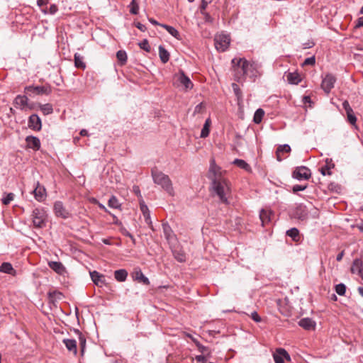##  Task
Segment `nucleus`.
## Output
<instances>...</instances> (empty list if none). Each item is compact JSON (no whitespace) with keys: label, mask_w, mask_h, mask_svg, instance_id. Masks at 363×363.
Segmentation results:
<instances>
[{"label":"nucleus","mask_w":363,"mask_h":363,"mask_svg":"<svg viewBox=\"0 0 363 363\" xmlns=\"http://www.w3.org/2000/svg\"><path fill=\"white\" fill-rule=\"evenodd\" d=\"M231 62L234 77L237 82H240L247 77L250 78L257 77V71L254 62L241 57H235Z\"/></svg>","instance_id":"f257e3e1"},{"label":"nucleus","mask_w":363,"mask_h":363,"mask_svg":"<svg viewBox=\"0 0 363 363\" xmlns=\"http://www.w3.org/2000/svg\"><path fill=\"white\" fill-rule=\"evenodd\" d=\"M211 193L217 196L221 203L228 204V199L231 196L229 182L225 178L211 182Z\"/></svg>","instance_id":"f03ea898"},{"label":"nucleus","mask_w":363,"mask_h":363,"mask_svg":"<svg viewBox=\"0 0 363 363\" xmlns=\"http://www.w3.org/2000/svg\"><path fill=\"white\" fill-rule=\"evenodd\" d=\"M151 174L155 184L160 186L169 195L174 196L172 182L168 175L157 169H152Z\"/></svg>","instance_id":"7ed1b4c3"},{"label":"nucleus","mask_w":363,"mask_h":363,"mask_svg":"<svg viewBox=\"0 0 363 363\" xmlns=\"http://www.w3.org/2000/svg\"><path fill=\"white\" fill-rule=\"evenodd\" d=\"M31 218L35 228H43L46 226L48 220L47 211L43 208H36L32 211Z\"/></svg>","instance_id":"20e7f679"},{"label":"nucleus","mask_w":363,"mask_h":363,"mask_svg":"<svg viewBox=\"0 0 363 363\" xmlns=\"http://www.w3.org/2000/svg\"><path fill=\"white\" fill-rule=\"evenodd\" d=\"M214 41L216 50L220 52H224L228 49L230 39L227 34L221 33L216 35Z\"/></svg>","instance_id":"39448f33"},{"label":"nucleus","mask_w":363,"mask_h":363,"mask_svg":"<svg viewBox=\"0 0 363 363\" xmlns=\"http://www.w3.org/2000/svg\"><path fill=\"white\" fill-rule=\"evenodd\" d=\"M208 177L211 182L224 178L222 175L220 168L216 165L214 159H212L210 162Z\"/></svg>","instance_id":"423d86ee"},{"label":"nucleus","mask_w":363,"mask_h":363,"mask_svg":"<svg viewBox=\"0 0 363 363\" xmlns=\"http://www.w3.org/2000/svg\"><path fill=\"white\" fill-rule=\"evenodd\" d=\"M311 170L304 166L298 167L293 172L294 178L298 180L308 179L311 177Z\"/></svg>","instance_id":"0eeeda50"},{"label":"nucleus","mask_w":363,"mask_h":363,"mask_svg":"<svg viewBox=\"0 0 363 363\" xmlns=\"http://www.w3.org/2000/svg\"><path fill=\"white\" fill-rule=\"evenodd\" d=\"M25 91L27 93H33L38 95H48L51 92V89L49 86H28L25 88Z\"/></svg>","instance_id":"6e6552de"},{"label":"nucleus","mask_w":363,"mask_h":363,"mask_svg":"<svg viewBox=\"0 0 363 363\" xmlns=\"http://www.w3.org/2000/svg\"><path fill=\"white\" fill-rule=\"evenodd\" d=\"M335 82V77L333 74H328L323 79L321 83V88L324 90L325 93L328 94L334 87Z\"/></svg>","instance_id":"1a4fd4ad"},{"label":"nucleus","mask_w":363,"mask_h":363,"mask_svg":"<svg viewBox=\"0 0 363 363\" xmlns=\"http://www.w3.org/2000/svg\"><path fill=\"white\" fill-rule=\"evenodd\" d=\"M273 358L275 363H284V359H291L288 352L283 348L277 349L273 354Z\"/></svg>","instance_id":"9d476101"},{"label":"nucleus","mask_w":363,"mask_h":363,"mask_svg":"<svg viewBox=\"0 0 363 363\" xmlns=\"http://www.w3.org/2000/svg\"><path fill=\"white\" fill-rule=\"evenodd\" d=\"M54 212L57 217L68 218L70 216L69 211L64 207L61 201H56L54 203Z\"/></svg>","instance_id":"9b49d317"},{"label":"nucleus","mask_w":363,"mask_h":363,"mask_svg":"<svg viewBox=\"0 0 363 363\" xmlns=\"http://www.w3.org/2000/svg\"><path fill=\"white\" fill-rule=\"evenodd\" d=\"M293 216L294 218L299 220H304L308 216V210L303 204H298L294 208L293 211Z\"/></svg>","instance_id":"f8f14e48"},{"label":"nucleus","mask_w":363,"mask_h":363,"mask_svg":"<svg viewBox=\"0 0 363 363\" xmlns=\"http://www.w3.org/2000/svg\"><path fill=\"white\" fill-rule=\"evenodd\" d=\"M35 199L38 201H43L46 196V190L45 187L40 184L39 182L36 183L35 188L33 190Z\"/></svg>","instance_id":"ddd939ff"},{"label":"nucleus","mask_w":363,"mask_h":363,"mask_svg":"<svg viewBox=\"0 0 363 363\" xmlns=\"http://www.w3.org/2000/svg\"><path fill=\"white\" fill-rule=\"evenodd\" d=\"M28 127L34 130H40L41 129V120L37 114H32L29 117Z\"/></svg>","instance_id":"4468645a"},{"label":"nucleus","mask_w":363,"mask_h":363,"mask_svg":"<svg viewBox=\"0 0 363 363\" xmlns=\"http://www.w3.org/2000/svg\"><path fill=\"white\" fill-rule=\"evenodd\" d=\"M290 152H291V147L289 145L284 144V145H279L277 147V151H276L277 160L279 162L282 161L284 158L286 157V156H284V154L289 153Z\"/></svg>","instance_id":"2eb2a0df"},{"label":"nucleus","mask_w":363,"mask_h":363,"mask_svg":"<svg viewBox=\"0 0 363 363\" xmlns=\"http://www.w3.org/2000/svg\"><path fill=\"white\" fill-rule=\"evenodd\" d=\"M177 80L185 88L186 90L191 89L194 84L189 77L184 72H181L178 75Z\"/></svg>","instance_id":"dca6fc26"},{"label":"nucleus","mask_w":363,"mask_h":363,"mask_svg":"<svg viewBox=\"0 0 363 363\" xmlns=\"http://www.w3.org/2000/svg\"><path fill=\"white\" fill-rule=\"evenodd\" d=\"M90 277L95 285L102 287L105 284V278L96 271L90 272Z\"/></svg>","instance_id":"f3484780"},{"label":"nucleus","mask_w":363,"mask_h":363,"mask_svg":"<svg viewBox=\"0 0 363 363\" xmlns=\"http://www.w3.org/2000/svg\"><path fill=\"white\" fill-rule=\"evenodd\" d=\"M27 147L34 150H38L40 148V141L38 138L35 136H27L26 138Z\"/></svg>","instance_id":"a211bd4d"},{"label":"nucleus","mask_w":363,"mask_h":363,"mask_svg":"<svg viewBox=\"0 0 363 363\" xmlns=\"http://www.w3.org/2000/svg\"><path fill=\"white\" fill-rule=\"evenodd\" d=\"M140 210L143 213L145 223L149 225L150 228H152V223L150 218V212L148 207L145 203L140 202Z\"/></svg>","instance_id":"6ab92c4d"},{"label":"nucleus","mask_w":363,"mask_h":363,"mask_svg":"<svg viewBox=\"0 0 363 363\" xmlns=\"http://www.w3.org/2000/svg\"><path fill=\"white\" fill-rule=\"evenodd\" d=\"M28 99L25 95H18L13 101L14 106L20 109H23L28 105Z\"/></svg>","instance_id":"aec40b11"},{"label":"nucleus","mask_w":363,"mask_h":363,"mask_svg":"<svg viewBox=\"0 0 363 363\" xmlns=\"http://www.w3.org/2000/svg\"><path fill=\"white\" fill-rule=\"evenodd\" d=\"M298 325L303 328L310 330L315 329V323L309 318H304L299 320Z\"/></svg>","instance_id":"412c9836"},{"label":"nucleus","mask_w":363,"mask_h":363,"mask_svg":"<svg viewBox=\"0 0 363 363\" xmlns=\"http://www.w3.org/2000/svg\"><path fill=\"white\" fill-rule=\"evenodd\" d=\"M351 272L352 273L357 274L358 275L363 272V263L360 259H355L353 261Z\"/></svg>","instance_id":"4be33fe9"},{"label":"nucleus","mask_w":363,"mask_h":363,"mask_svg":"<svg viewBox=\"0 0 363 363\" xmlns=\"http://www.w3.org/2000/svg\"><path fill=\"white\" fill-rule=\"evenodd\" d=\"M63 343L65 344L66 348L69 351L73 352L74 355L77 353V342L74 339H64L62 340Z\"/></svg>","instance_id":"5701e85b"},{"label":"nucleus","mask_w":363,"mask_h":363,"mask_svg":"<svg viewBox=\"0 0 363 363\" xmlns=\"http://www.w3.org/2000/svg\"><path fill=\"white\" fill-rule=\"evenodd\" d=\"M272 212L269 210L262 209L259 213V218L262 226L269 223L271 220Z\"/></svg>","instance_id":"b1692460"},{"label":"nucleus","mask_w":363,"mask_h":363,"mask_svg":"<svg viewBox=\"0 0 363 363\" xmlns=\"http://www.w3.org/2000/svg\"><path fill=\"white\" fill-rule=\"evenodd\" d=\"M285 77L288 82L291 84H298L301 80L299 74L297 72L286 73Z\"/></svg>","instance_id":"393cba45"},{"label":"nucleus","mask_w":363,"mask_h":363,"mask_svg":"<svg viewBox=\"0 0 363 363\" xmlns=\"http://www.w3.org/2000/svg\"><path fill=\"white\" fill-rule=\"evenodd\" d=\"M49 267L59 274H62L65 270V267L60 262L51 261L48 262Z\"/></svg>","instance_id":"a878e982"},{"label":"nucleus","mask_w":363,"mask_h":363,"mask_svg":"<svg viewBox=\"0 0 363 363\" xmlns=\"http://www.w3.org/2000/svg\"><path fill=\"white\" fill-rule=\"evenodd\" d=\"M134 279L141 282L145 285L150 284V281L147 277H146L140 269L135 271L133 274Z\"/></svg>","instance_id":"bb28decb"},{"label":"nucleus","mask_w":363,"mask_h":363,"mask_svg":"<svg viewBox=\"0 0 363 363\" xmlns=\"http://www.w3.org/2000/svg\"><path fill=\"white\" fill-rule=\"evenodd\" d=\"M128 272L124 269H118L114 272V278L120 282L125 281L128 277Z\"/></svg>","instance_id":"cd10ccee"},{"label":"nucleus","mask_w":363,"mask_h":363,"mask_svg":"<svg viewBox=\"0 0 363 363\" xmlns=\"http://www.w3.org/2000/svg\"><path fill=\"white\" fill-rule=\"evenodd\" d=\"M159 57L162 63H167L169 60V52L162 46H159Z\"/></svg>","instance_id":"c85d7f7f"},{"label":"nucleus","mask_w":363,"mask_h":363,"mask_svg":"<svg viewBox=\"0 0 363 363\" xmlns=\"http://www.w3.org/2000/svg\"><path fill=\"white\" fill-rule=\"evenodd\" d=\"M74 65L77 68L84 69L86 68V64L84 62V57L79 53H75L74 56Z\"/></svg>","instance_id":"c756f323"},{"label":"nucleus","mask_w":363,"mask_h":363,"mask_svg":"<svg viewBox=\"0 0 363 363\" xmlns=\"http://www.w3.org/2000/svg\"><path fill=\"white\" fill-rule=\"evenodd\" d=\"M233 163L237 165L238 167L245 170L246 172H250L252 171V168L249 164H247L245 160L241 159H235L233 162Z\"/></svg>","instance_id":"7c9ffc66"},{"label":"nucleus","mask_w":363,"mask_h":363,"mask_svg":"<svg viewBox=\"0 0 363 363\" xmlns=\"http://www.w3.org/2000/svg\"><path fill=\"white\" fill-rule=\"evenodd\" d=\"M162 230L164 235L167 240H170L173 238L174 233L168 223L162 224Z\"/></svg>","instance_id":"2f4dec72"},{"label":"nucleus","mask_w":363,"mask_h":363,"mask_svg":"<svg viewBox=\"0 0 363 363\" xmlns=\"http://www.w3.org/2000/svg\"><path fill=\"white\" fill-rule=\"evenodd\" d=\"M160 26L164 28H165L167 30V31L171 35L174 37L175 38H177L178 40L180 39V34H179V31L176 28H174V27L168 26V25H166V24H161Z\"/></svg>","instance_id":"473e14b6"},{"label":"nucleus","mask_w":363,"mask_h":363,"mask_svg":"<svg viewBox=\"0 0 363 363\" xmlns=\"http://www.w3.org/2000/svg\"><path fill=\"white\" fill-rule=\"evenodd\" d=\"M210 125H211V120H210V118H207L206 120L205 123L201 130V135H200L201 138H205L209 135Z\"/></svg>","instance_id":"72a5a7b5"},{"label":"nucleus","mask_w":363,"mask_h":363,"mask_svg":"<svg viewBox=\"0 0 363 363\" xmlns=\"http://www.w3.org/2000/svg\"><path fill=\"white\" fill-rule=\"evenodd\" d=\"M286 235L291 238L294 241H298L300 240L299 231L297 228H293L286 231Z\"/></svg>","instance_id":"f704fd0d"},{"label":"nucleus","mask_w":363,"mask_h":363,"mask_svg":"<svg viewBox=\"0 0 363 363\" xmlns=\"http://www.w3.org/2000/svg\"><path fill=\"white\" fill-rule=\"evenodd\" d=\"M264 116V111L262 108H258L254 114L253 121L256 124H259L261 123L263 116Z\"/></svg>","instance_id":"c9c22d12"},{"label":"nucleus","mask_w":363,"mask_h":363,"mask_svg":"<svg viewBox=\"0 0 363 363\" xmlns=\"http://www.w3.org/2000/svg\"><path fill=\"white\" fill-rule=\"evenodd\" d=\"M0 272L9 274H12L13 272H14V269L10 263L4 262L0 267Z\"/></svg>","instance_id":"e433bc0d"},{"label":"nucleus","mask_w":363,"mask_h":363,"mask_svg":"<svg viewBox=\"0 0 363 363\" xmlns=\"http://www.w3.org/2000/svg\"><path fill=\"white\" fill-rule=\"evenodd\" d=\"M116 57L121 65H123L127 62V54L124 50H118L116 52Z\"/></svg>","instance_id":"4c0bfd02"},{"label":"nucleus","mask_w":363,"mask_h":363,"mask_svg":"<svg viewBox=\"0 0 363 363\" xmlns=\"http://www.w3.org/2000/svg\"><path fill=\"white\" fill-rule=\"evenodd\" d=\"M108 205L112 208H119L121 207V203L115 196H111L108 201Z\"/></svg>","instance_id":"58836bf2"},{"label":"nucleus","mask_w":363,"mask_h":363,"mask_svg":"<svg viewBox=\"0 0 363 363\" xmlns=\"http://www.w3.org/2000/svg\"><path fill=\"white\" fill-rule=\"evenodd\" d=\"M76 333L78 334L79 336V342L81 348V352L82 354H83L86 347V338L79 330H76Z\"/></svg>","instance_id":"ea45409f"},{"label":"nucleus","mask_w":363,"mask_h":363,"mask_svg":"<svg viewBox=\"0 0 363 363\" xmlns=\"http://www.w3.org/2000/svg\"><path fill=\"white\" fill-rule=\"evenodd\" d=\"M14 197L15 195L13 193H5L1 199V202L4 205H8L14 199Z\"/></svg>","instance_id":"a19ab883"},{"label":"nucleus","mask_w":363,"mask_h":363,"mask_svg":"<svg viewBox=\"0 0 363 363\" xmlns=\"http://www.w3.org/2000/svg\"><path fill=\"white\" fill-rule=\"evenodd\" d=\"M40 110L44 115H48L52 113L53 109L50 104H46L40 106Z\"/></svg>","instance_id":"79ce46f5"},{"label":"nucleus","mask_w":363,"mask_h":363,"mask_svg":"<svg viewBox=\"0 0 363 363\" xmlns=\"http://www.w3.org/2000/svg\"><path fill=\"white\" fill-rule=\"evenodd\" d=\"M346 291V286L344 284H339L335 286V292L340 295L343 296L345 295Z\"/></svg>","instance_id":"37998d69"},{"label":"nucleus","mask_w":363,"mask_h":363,"mask_svg":"<svg viewBox=\"0 0 363 363\" xmlns=\"http://www.w3.org/2000/svg\"><path fill=\"white\" fill-rule=\"evenodd\" d=\"M138 45L141 49L144 50L145 51L147 52H150L151 48L147 40L145 39L142 40L138 43Z\"/></svg>","instance_id":"c03bdc74"},{"label":"nucleus","mask_w":363,"mask_h":363,"mask_svg":"<svg viewBox=\"0 0 363 363\" xmlns=\"http://www.w3.org/2000/svg\"><path fill=\"white\" fill-rule=\"evenodd\" d=\"M174 256L175 259L180 262H183L186 260V256L182 252L174 251Z\"/></svg>","instance_id":"a18cd8bd"},{"label":"nucleus","mask_w":363,"mask_h":363,"mask_svg":"<svg viewBox=\"0 0 363 363\" xmlns=\"http://www.w3.org/2000/svg\"><path fill=\"white\" fill-rule=\"evenodd\" d=\"M139 11L138 4L135 2V0H133L130 3V12L133 14H137Z\"/></svg>","instance_id":"49530a36"},{"label":"nucleus","mask_w":363,"mask_h":363,"mask_svg":"<svg viewBox=\"0 0 363 363\" xmlns=\"http://www.w3.org/2000/svg\"><path fill=\"white\" fill-rule=\"evenodd\" d=\"M120 231L123 235L129 237L132 240L133 242L135 243L134 237L132 235L131 233H129V231L124 226L122 225L121 227H120Z\"/></svg>","instance_id":"de8ad7c7"},{"label":"nucleus","mask_w":363,"mask_h":363,"mask_svg":"<svg viewBox=\"0 0 363 363\" xmlns=\"http://www.w3.org/2000/svg\"><path fill=\"white\" fill-rule=\"evenodd\" d=\"M197 348L199 350V352L203 354H206L207 355H209L211 354V350L207 347L201 344H197Z\"/></svg>","instance_id":"09e8293b"},{"label":"nucleus","mask_w":363,"mask_h":363,"mask_svg":"<svg viewBox=\"0 0 363 363\" xmlns=\"http://www.w3.org/2000/svg\"><path fill=\"white\" fill-rule=\"evenodd\" d=\"M347 113V120H348V121H349L351 124H352V125L355 124V123H356V121H357V118H356V116H354V113H353V111H352V112H350V111H347V113Z\"/></svg>","instance_id":"8fccbe9b"},{"label":"nucleus","mask_w":363,"mask_h":363,"mask_svg":"<svg viewBox=\"0 0 363 363\" xmlns=\"http://www.w3.org/2000/svg\"><path fill=\"white\" fill-rule=\"evenodd\" d=\"M233 89L234 91L235 94L238 97V99L239 100L242 96V92L239 88V86L237 84L233 83L232 84Z\"/></svg>","instance_id":"3c124183"},{"label":"nucleus","mask_w":363,"mask_h":363,"mask_svg":"<svg viewBox=\"0 0 363 363\" xmlns=\"http://www.w3.org/2000/svg\"><path fill=\"white\" fill-rule=\"evenodd\" d=\"M315 62V60L314 57H311L305 59L303 62V65H313Z\"/></svg>","instance_id":"603ef678"},{"label":"nucleus","mask_w":363,"mask_h":363,"mask_svg":"<svg viewBox=\"0 0 363 363\" xmlns=\"http://www.w3.org/2000/svg\"><path fill=\"white\" fill-rule=\"evenodd\" d=\"M251 318L252 319L256 322V323H259L261 322L262 320V318L259 315V314L256 312V311H254L251 313Z\"/></svg>","instance_id":"864d4df0"},{"label":"nucleus","mask_w":363,"mask_h":363,"mask_svg":"<svg viewBox=\"0 0 363 363\" xmlns=\"http://www.w3.org/2000/svg\"><path fill=\"white\" fill-rule=\"evenodd\" d=\"M58 11V7L56 4H52L50 5L49 9H48V13L51 15L55 14Z\"/></svg>","instance_id":"5fc2aeb1"},{"label":"nucleus","mask_w":363,"mask_h":363,"mask_svg":"<svg viewBox=\"0 0 363 363\" xmlns=\"http://www.w3.org/2000/svg\"><path fill=\"white\" fill-rule=\"evenodd\" d=\"M320 172L323 175H330L332 174L330 168L328 166H325L320 169Z\"/></svg>","instance_id":"6e6d98bb"},{"label":"nucleus","mask_w":363,"mask_h":363,"mask_svg":"<svg viewBox=\"0 0 363 363\" xmlns=\"http://www.w3.org/2000/svg\"><path fill=\"white\" fill-rule=\"evenodd\" d=\"M306 186L296 184L293 186V191L298 192V191H303L306 189Z\"/></svg>","instance_id":"4d7b16f0"},{"label":"nucleus","mask_w":363,"mask_h":363,"mask_svg":"<svg viewBox=\"0 0 363 363\" xmlns=\"http://www.w3.org/2000/svg\"><path fill=\"white\" fill-rule=\"evenodd\" d=\"M208 3L206 0H202L200 6V11L201 14H204V11L208 6Z\"/></svg>","instance_id":"13d9d810"},{"label":"nucleus","mask_w":363,"mask_h":363,"mask_svg":"<svg viewBox=\"0 0 363 363\" xmlns=\"http://www.w3.org/2000/svg\"><path fill=\"white\" fill-rule=\"evenodd\" d=\"M195 359L198 363H205L206 362V358L204 355H197Z\"/></svg>","instance_id":"bf43d9fd"},{"label":"nucleus","mask_w":363,"mask_h":363,"mask_svg":"<svg viewBox=\"0 0 363 363\" xmlns=\"http://www.w3.org/2000/svg\"><path fill=\"white\" fill-rule=\"evenodd\" d=\"M135 26L142 32H145L146 30V26L140 22L135 23Z\"/></svg>","instance_id":"052dcab7"},{"label":"nucleus","mask_w":363,"mask_h":363,"mask_svg":"<svg viewBox=\"0 0 363 363\" xmlns=\"http://www.w3.org/2000/svg\"><path fill=\"white\" fill-rule=\"evenodd\" d=\"M342 106L344 108V109L345 110L346 113H347V111H350L352 112V108L350 107L348 101H345L343 103H342Z\"/></svg>","instance_id":"680f3d73"},{"label":"nucleus","mask_w":363,"mask_h":363,"mask_svg":"<svg viewBox=\"0 0 363 363\" xmlns=\"http://www.w3.org/2000/svg\"><path fill=\"white\" fill-rule=\"evenodd\" d=\"M203 107H204V106H203V103H200L199 104L196 105L194 108V113H201L202 109L203 108Z\"/></svg>","instance_id":"e2e57ef3"},{"label":"nucleus","mask_w":363,"mask_h":363,"mask_svg":"<svg viewBox=\"0 0 363 363\" xmlns=\"http://www.w3.org/2000/svg\"><path fill=\"white\" fill-rule=\"evenodd\" d=\"M49 3V0H38L37 5L40 7L46 6Z\"/></svg>","instance_id":"0e129e2a"},{"label":"nucleus","mask_w":363,"mask_h":363,"mask_svg":"<svg viewBox=\"0 0 363 363\" xmlns=\"http://www.w3.org/2000/svg\"><path fill=\"white\" fill-rule=\"evenodd\" d=\"M356 27H357V28L363 27V16L359 17L357 19V23Z\"/></svg>","instance_id":"69168bd1"},{"label":"nucleus","mask_w":363,"mask_h":363,"mask_svg":"<svg viewBox=\"0 0 363 363\" xmlns=\"http://www.w3.org/2000/svg\"><path fill=\"white\" fill-rule=\"evenodd\" d=\"M343 256H344V251H342L337 255V257H336L337 261H338V262L341 261Z\"/></svg>","instance_id":"338daca9"},{"label":"nucleus","mask_w":363,"mask_h":363,"mask_svg":"<svg viewBox=\"0 0 363 363\" xmlns=\"http://www.w3.org/2000/svg\"><path fill=\"white\" fill-rule=\"evenodd\" d=\"M357 228L361 232H363V221L357 225Z\"/></svg>","instance_id":"774afa93"}]
</instances>
